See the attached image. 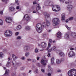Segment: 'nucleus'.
Here are the masks:
<instances>
[{
	"mask_svg": "<svg viewBox=\"0 0 76 76\" xmlns=\"http://www.w3.org/2000/svg\"><path fill=\"white\" fill-rule=\"evenodd\" d=\"M30 50V47L28 45L25 46L23 48V51L26 52Z\"/></svg>",
	"mask_w": 76,
	"mask_h": 76,
	"instance_id": "nucleus-7",
	"label": "nucleus"
},
{
	"mask_svg": "<svg viewBox=\"0 0 76 76\" xmlns=\"http://www.w3.org/2000/svg\"><path fill=\"white\" fill-rule=\"evenodd\" d=\"M61 20L62 22H64L65 20V14H62Z\"/></svg>",
	"mask_w": 76,
	"mask_h": 76,
	"instance_id": "nucleus-15",
	"label": "nucleus"
},
{
	"mask_svg": "<svg viewBox=\"0 0 76 76\" xmlns=\"http://www.w3.org/2000/svg\"><path fill=\"white\" fill-rule=\"evenodd\" d=\"M34 72L36 73H38V69H36Z\"/></svg>",
	"mask_w": 76,
	"mask_h": 76,
	"instance_id": "nucleus-43",
	"label": "nucleus"
},
{
	"mask_svg": "<svg viewBox=\"0 0 76 76\" xmlns=\"http://www.w3.org/2000/svg\"><path fill=\"white\" fill-rule=\"evenodd\" d=\"M48 70L49 71H50L51 73H53V69H52V68H50V65H48Z\"/></svg>",
	"mask_w": 76,
	"mask_h": 76,
	"instance_id": "nucleus-20",
	"label": "nucleus"
},
{
	"mask_svg": "<svg viewBox=\"0 0 76 76\" xmlns=\"http://www.w3.org/2000/svg\"><path fill=\"white\" fill-rule=\"evenodd\" d=\"M38 33H41L42 30V25L40 23L37 24L35 27Z\"/></svg>",
	"mask_w": 76,
	"mask_h": 76,
	"instance_id": "nucleus-1",
	"label": "nucleus"
},
{
	"mask_svg": "<svg viewBox=\"0 0 76 76\" xmlns=\"http://www.w3.org/2000/svg\"><path fill=\"white\" fill-rule=\"evenodd\" d=\"M52 9L54 12H58L60 10V8L59 6L55 5L52 6Z\"/></svg>",
	"mask_w": 76,
	"mask_h": 76,
	"instance_id": "nucleus-4",
	"label": "nucleus"
},
{
	"mask_svg": "<svg viewBox=\"0 0 76 76\" xmlns=\"http://www.w3.org/2000/svg\"><path fill=\"white\" fill-rule=\"evenodd\" d=\"M3 2H5V3H7L8 1H9V0H1Z\"/></svg>",
	"mask_w": 76,
	"mask_h": 76,
	"instance_id": "nucleus-31",
	"label": "nucleus"
},
{
	"mask_svg": "<svg viewBox=\"0 0 76 76\" xmlns=\"http://www.w3.org/2000/svg\"><path fill=\"white\" fill-rule=\"evenodd\" d=\"M21 59L22 60H25V57H22L21 58Z\"/></svg>",
	"mask_w": 76,
	"mask_h": 76,
	"instance_id": "nucleus-37",
	"label": "nucleus"
},
{
	"mask_svg": "<svg viewBox=\"0 0 76 76\" xmlns=\"http://www.w3.org/2000/svg\"><path fill=\"white\" fill-rule=\"evenodd\" d=\"M23 19L24 20L25 19L27 21H28L30 19V17L28 16V15H26L24 16Z\"/></svg>",
	"mask_w": 76,
	"mask_h": 76,
	"instance_id": "nucleus-11",
	"label": "nucleus"
},
{
	"mask_svg": "<svg viewBox=\"0 0 76 76\" xmlns=\"http://www.w3.org/2000/svg\"><path fill=\"white\" fill-rule=\"evenodd\" d=\"M68 74L69 76H76V70L75 69L70 70L68 71Z\"/></svg>",
	"mask_w": 76,
	"mask_h": 76,
	"instance_id": "nucleus-2",
	"label": "nucleus"
},
{
	"mask_svg": "<svg viewBox=\"0 0 76 76\" xmlns=\"http://www.w3.org/2000/svg\"><path fill=\"white\" fill-rule=\"evenodd\" d=\"M54 61H51V64H54Z\"/></svg>",
	"mask_w": 76,
	"mask_h": 76,
	"instance_id": "nucleus-47",
	"label": "nucleus"
},
{
	"mask_svg": "<svg viewBox=\"0 0 76 76\" xmlns=\"http://www.w3.org/2000/svg\"><path fill=\"white\" fill-rule=\"evenodd\" d=\"M39 56H38L37 57V60H39Z\"/></svg>",
	"mask_w": 76,
	"mask_h": 76,
	"instance_id": "nucleus-51",
	"label": "nucleus"
},
{
	"mask_svg": "<svg viewBox=\"0 0 76 76\" xmlns=\"http://www.w3.org/2000/svg\"><path fill=\"white\" fill-rule=\"evenodd\" d=\"M56 63L58 64H59L61 63V61H60L59 59H57L56 60Z\"/></svg>",
	"mask_w": 76,
	"mask_h": 76,
	"instance_id": "nucleus-26",
	"label": "nucleus"
},
{
	"mask_svg": "<svg viewBox=\"0 0 76 76\" xmlns=\"http://www.w3.org/2000/svg\"><path fill=\"white\" fill-rule=\"evenodd\" d=\"M3 11H0V14H1V15H3Z\"/></svg>",
	"mask_w": 76,
	"mask_h": 76,
	"instance_id": "nucleus-44",
	"label": "nucleus"
},
{
	"mask_svg": "<svg viewBox=\"0 0 76 76\" xmlns=\"http://www.w3.org/2000/svg\"><path fill=\"white\" fill-rule=\"evenodd\" d=\"M57 37L58 38H61V33L60 32H59L57 34Z\"/></svg>",
	"mask_w": 76,
	"mask_h": 76,
	"instance_id": "nucleus-18",
	"label": "nucleus"
},
{
	"mask_svg": "<svg viewBox=\"0 0 76 76\" xmlns=\"http://www.w3.org/2000/svg\"><path fill=\"white\" fill-rule=\"evenodd\" d=\"M61 61H64V59H62L61 60Z\"/></svg>",
	"mask_w": 76,
	"mask_h": 76,
	"instance_id": "nucleus-60",
	"label": "nucleus"
},
{
	"mask_svg": "<svg viewBox=\"0 0 76 76\" xmlns=\"http://www.w3.org/2000/svg\"><path fill=\"white\" fill-rule=\"evenodd\" d=\"M21 70H23L24 69V67H22L21 68Z\"/></svg>",
	"mask_w": 76,
	"mask_h": 76,
	"instance_id": "nucleus-64",
	"label": "nucleus"
},
{
	"mask_svg": "<svg viewBox=\"0 0 76 76\" xmlns=\"http://www.w3.org/2000/svg\"><path fill=\"white\" fill-rule=\"evenodd\" d=\"M64 38L65 39H69V35L66 34L64 36Z\"/></svg>",
	"mask_w": 76,
	"mask_h": 76,
	"instance_id": "nucleus-24",
	"label": "nucleus"
},
{
	"mask_svg": "<svg viewBox=\"0 0 76 76\" xmlns=\"http://www.w3.org/2000/svg\"><path fill=\"white\" fill-rule=\"evenodd\" d=\"M48 76H51V74L50 73H49L48 74Z\"/></svg>",
	"mask_w": 76,
	"mask_h": 76,
	"instance_id": "nucleus-49",
	"label": "nucleus"
},
{
	"mask_svg": "<svg viewBox=\"0 0 76 76\" xmlns=\"http://www.w3.org/2000/svg\"><path fill=\"white\" fill-rule=\"evenodd\" d=\"M65 4H69V2H67V1L65 2Z\"/></svg>",
	"mask_w": 76,
	"mask_h": 76,
	"instance_id": "nucleus-62",
	"label": "nucleus"
},
{
	"mask_svg": "<svg viewBox=\"0 0 76 76\" xmlns=\"http://www.w3.org/2000/svg\"><path fill=\"white\" fill-rule=\"evenodd\" d=\"M49 1H47L45 3V4H49Z\"/></svg>",
	"mask_w": 76,
	"mask_h": 76,
	"instance_id": "nucleus-48",
	"label": "nucleus"
},
{
	"mask_svg": "<svg viewBox=\"0 0 76 76\" xmlns=\"http://www.w3.org/2000/svg\"><path fill=\"white\" fill-rule=\"evenodd\" d=\"M52 51H56V48L55 47H53L51 48Z\"/></svg>",
	"mask_w": 76,
	"mask_h": 76,
	"instance_id": "nucleus-32",
	"label": "nucleus"
},
{
	"mask_svg": "<svg viewBox=\"0 0 76 76\" xmlns=\"http://www.w3.org/2000/svg\"><path fill=\"white\" fill-rule=\"evenodd\" d=\"M12 31L9 30H7L5 31L4 35L6 37H8L12 35Z\"/></svg>",
	"mask_w": 76,
	"mask_h": 76,
	"instance_id": "nucleus-5",
	"label": "nucleus"
},
{
	"mask_svg": "<svg viewBox=\"0 0 76 76\" xmlns=\"http://www.w3.org/2000/svg\"><path fill=\"white\" fill-rule=\"evenodd\" d=\"M35 53H38V49H37V48H36L35 50Z\"/></svg>",
	"mask_w": 76,
	"mask_h": 76,
	"instance_id": "nucleus-34",
	"label": "nucleus"
},
{
	"mask_svg": "<svg viewBox=\"0 0 76 76\" xmlns=\"http://www.w3.org/2000/svg\"><path fill=\"white\" fill-rule=\"evenodd\" d=\"M8 62L7 64V67H8V66H9V64H10V61H11V59H10V58L9 57L8 59Z\"/></svg>",
	"mask_w": 76,
	"mask_h": 76,
	"instance_id": "nucleus-16",
	"label": "nucleus"
},
{
	"mask_svg": "<svg viewBox=\"0 0 76 76\" xmlns=\"http://www.w3.org/2000/svg\"><path fill=\"white\" fill-rule=\"evenodd\" d=\"M65 26L66 28H67L68 30H70V28L68 27V26H67V25H66Z\"/></svg>",
	"mask_w": 76,
	"mask_h": 76,
	"instance_id": "nucleus-35",
	"label": "nucleus"
},
{
	"mask_svg": "<svg viewBox=\"0 0 76 76\" xmlns=\"http://www.w3.org/2000/svg\"><path fill=\"white\" fill-rule=\"evenodd\" d=\"M75 56V53L73 51H71L69 53V57H72Z\"/></svg>",
	"mask_w": 76,
	"mask_h": 76,
	"instance_id": "nucleus-12",
	"label": "nucleus"
},
{
	"mask_svg": "<svg viewBox=\"0 0 76 76\" xmlns=\"http://www.w3.org/2000/svg\"><path fill=\"white\" fill-rule=\"evenodd\" d=\"M44 15L45 16H47V18H49L50 17V15L49 14L46 12H44Z\"/></svg>",
	"mask_w": 76,
	"mask_h": 76,
	"instance_id": "nucleus-23",
	"label": "nucleus"
},
{
	"mask_svg": "<svg viewBox=\"0 0 76 76\" xmlns=\"http://www.w3.org/2000/svg\"><path fill=\"white\" fill-rule=\"evenodd\" d=\"M0 23H1V25H3V21L1 20H0Z\"/></svg>",
	"mask_w": 76,
	"mask_h": 76,
	"instance_id": "nucleus-40",
	"label": "nucleus"
},
{
	"mask_svg": "<svg viewBox=\"0 0 76 76\" xmlns=\"http://www.w3.org/2000/svg\"><path fill=\"white\" fill-rule=\"evenodd\" d=\"M18 34H19V32H17L15 33V35H18Z\"/></svg>",
	"mask_w": 76,
	"mask_h": 76,
	"instance_id": "nucleus-55",
	"label": "nucleus"
},
{
	"mask_svg": "<svg viewBox=\"0 0 76 76\" xmlns=\"http://www.w3.org/2000/svg\"><path fill=\"white\" fill-rule=\"evenodd\" d=\"M12 58L14 60H13L12 61V64H16V61H15V60H16V59H17V58H18V56L15 55L14 54H12Z\"/></svg>",
	"mask_w": 76,
	"mask_h": 76,
	"instance_id": "nucleus-8",
	"label": "nucleus"
},
{
	"mask_svg": "<svg viewBox=\"0 0 76 76\" xmlns=\"http://www.w3.org/2000/svg\"><path fill=\"white\" fill-rule=\"evenodd\" d=\"M59 55L61 57H62L63 56H64V54L63 52H61L59 53Z\"/></svg>",
	"mask_w": 76,
	"mask_h": 76,
	"instance_id": "nucleus-25",
	"label": "nucleus"
},
{
	"mask_svg": "<svg viewBox=\"0 0 76 76\" xmlns=\"http://www.w3.org/2000/svg\"><path fill=\"white\" fill-rule=\"evenodd\" d=\"M4 55L3 53L0 52V58H3V56Z\"/></svg>",
	"mask_w": 76,
	"mask_h": 76,
	"instance_id": "nucleus-30",
	"label": "nucleus"
},
{
	"mask_svg": "<svg viewBox=\"0 0 76 76\" xmlns=\"http://www.w3.org/2000/svg\"><path fill=\"white\" fill-rule=\"evenodd\" d=\"M53 4V2L52 1H50L49 2V4H46L45 5L48 6V5H49V6H52Z\"/></svg>",
	"mask_w": 76,
	"mask_h": 76,
	"instance_id": "nucleus-19",
	"label": "nucleus"
},
{
	"mask_svg": "<svg viewBox=\"0 0 76 76\" xmlns=\"http://www.w3.org/2000/svg\"><path fill=\"white\" fill-rule=\"evenodd\" d=\"M46 24H45V22H43L42 23V26L43 28L46 27V26H49L50 25V21L47 20H46Z\"/></svg>",
	"mask_w": 76,
	"mask_h": 76,
	"instance_id": "nucleus-6",
	"label": "nucleus"
},
{
	"mask_svg": "<svg viewBox=\"0 0 76 76\" xmlns=\"http://www.w3.org/2000/svg\"><path fill=\"white\" fill-rule=\"evenodd\" d=\"M28 61H31V59L30 58H28L27 59Z\"/></svg>",
	"mask_w": 76,
	"mask_h": 76,
	"instance_id": "nucleus-58",
	"label": "nucleus"
},
{
	"mask_svg": "<svg viewBox=\"0 0 76 76\" xmlns=\"http://www.w3.org/2000/svg\"><path fill=\"white\" fill-rule=\"evenodd\" d=\"M33 4H37V2H36V1H34L33 2Z\"/></svg>",
	"mask_w": 76,
	"mask_h": 76,
	"instance_id": "nucleus-53",
	"label": "nucleus"
},
{
	"mask_svg": "<svg viewBox=\"0 0 76 76\" xmlns=\"http://www.w3.org/2000/svg\"><path fill=\"white\" fill-rule=\"evenodd\" d=\"M29 54L30 53L29 52L26 53H25V56L26 57H28L29 55Z\"/></svg>",
	"mask_w": 76,
	"mask_h": 76,
	"instance_id": "nucleus-33",
	"label": "nucleus"
},
{
	"mask_svg": "<svg viewBox=\"0 0 76 76\" xmlns=\"http://www.w3.org/2000/svg\"><path fill=\"white\" fill-rule=\"evenodd\" d=\"M54 58L53 57L51 59V61H54Z\"/></svg>",
	"mask_w": 76,
	"mask_h": 76,
	"instance_id": "nucleus-41",
	"label": "nucleus"
},
{
	"mask_svg": "<svg viewBox=\"0 0 76 76\" xmlns=\"http://www.w3.org/2000/svg\"><path fill=\"white\" fill-rule=\"evenodd\" d=\"M41 9V7L39 6V4H38L37 5V7H36V10L38 11V10H40Z\"/></svg>",
	"mask_w": 76,
	"mask_h": 76,
	"instance_id": "nucleus-21",
	"label": "nucleus"
},
{
	"mask_svg": "<svg viewBox=\"0 0 76 76\" xmlns=\"http://www.w3.org/2000/svg\"><path fill=\"white\" fill-rule=\"evenodd\" d=\"M48 47H51V44L50 43H48Z\"/></svg>",
	"mask_w": 76,
	"mask_h": 76,
	"instance_id": "nucleus-45",
	"label": "nucleus"
},
{
	"mask_svg": "<svg viewBox=\"0 0 76 76\" xmlns=\"http://www.w3.org/2000/svg\"><path fill=\"white\" fill-rule=\"evenodd\" d=\"M5 21L6 22H7V23H10L11 22H12V19H11L10 17H7L6 18Z\"/></svg>",
	"mask_w": 76,
	"mask_h": 76,
	"instance_id": "nucleus-9",
	"label": "nucleus"
},
{
	"mask_svg": "<svg viewBox=\"0 0 76 76\" xmlns=\"http://www.w3.org/2000/svg\"><path fill=\"white\" fill-rule=\"evenodd\" d=\"M41 70L42 73H44L45 72V69H41Z\"/></svg>",
	"mask_w": 76,
	"mask_h": 76,
	"instance_id": "nucleus-38",
	"label": "nucleus"
},
{
	"mask_svg": "<svg viewBox=\"0 0 76 76\" xmlns=\"http://www.w3.org/2000/svg\"><path fill=\"white\" fill-rule=\"evenodd\" d=\"M67 8L68 10H72V8H73V6L71 5H68L67 6Z\"/></svg>",
	"mask_w": 76,
	"mask_h": 76,
	"instance_id": "nucleus-14",
	"label": "nucleus"
},
{
	"mask_svg": "<svg viewBox=\"0 0 76 76\" xmlns=\"http://www.w3.org/2000/svg\"><path fill=\"white\" fill-rule=\"evenodd\" d=\"M16 9H19V6H17Z\"/></svg>",
	"mask_w": 76,
	"mask_h": 76,
	"instance_id": "nucleus-57",
	"label": "nucleus"
},
{
	"mask_svg": "<svg viewBox=\"0 0 76 76\" xmlns=\"http://www.w3.org/2000/svg\"><path fill=\"white\" fill-rule=\"evenodd\" d=\"M21 28H22V26H21L18 25V26H17V27L16 28V29L18 30H19V29H21Z\"/></svg>",
	"mask_w": 76,
	"mask_h": 76,
	"instance_id": "nucleus-29",
	"label": "nucleus"
},
{
	"mask_svg": "<svg viewBox=\"0 0 76 76\" xmlns=\"http://www.w3.org/2000/svg\"><path fill=\"white\" fill-rule=\"evenodd\" d=\"M51 51H52V49H50L48 50V52L49 53H50V52H51Z\"/></svg>",
	"mask_w": 76,
	"mask_h": 76,
	"instance_id": "nucleus-50",
	"label": "nucleus"
},
{
	"mask_svg": "<svg viewBox=\"0 0 76 76\" xmlns=\"http://www.w3.org/2000/svg\"><path fill=\"white\" fill-rule=\"evenodd\" d=\"M9 70H6L5 71V75L6 76L8 75H9Z\"/></svg>",
	"mask_w": 76,
	"mask_h": 76,
	"instance_id": "nucleus-27",
	"label": "nucleus"
},
{
	"mask_svg": "<svg viewBox=\"0 0 76 76\" xmlns=\"http://www.w3.org/2000/svg\"><path fill=\"white\" fill-rule=\"evenodd\" d=\"M71 36L73 38H76V34L75 32H72L71 33Z\"/></svg>",
	"mask_w": 76,
	"mask_h": 76,
	"instance_id": "nucleus-17",
	"label": "nucleus"
},
{
	"mask_svg": "<svg viewBox=\"0 0 76 76\" xmlns=\"http://www.w3.org/2000/svg\"><path fill=\"white\" fill-rule=\"evenodd\" d=\"M32 61H33V62H35L36 61V60H35V59H32Z\"/></svg>",
	"mask_w": 76,
	"mask_h": 76,
	"instance_id": "nucleus-54",
	"label": "nucleus"
},
{
	"mask_svg": "<svg viewBox=\"0 0 76 76\" xmlns=\"http://www.w3.org/2000/svg\"><path fill=\"white\" fill-rule=\"evenodd\" d=\"M49 41L50 43H51L53 42V40L51 39H50L49 40Z\"/></svg>",
	"mask_w": 76,
	"mask_h": 76,
	"instance_id": "nucleus-46",
	"label": "nucleus"
},
{
	"mask_svg": "<svg viewBox=\"0 0 76 76\" xmlns=\"http://www.w3.org/2000/svg\"><path fill=\"white\" fill-rule=\"evenodd\" d=\"M26 29L27 31L30 30V29H31V27H30L29 26H27L26 27Z\"/></svg>",
	"mask_w": 76,
	"mask_h": 76,
	"instance_id": "nucleus-28",
	"label": "nucleus"
},
{
	"mask_svg": "<svg viewBox=\"0 0 76 76\" xmlns=\"http://www.w3.org/2000/svg\"><path fill=\"white\" fill-rule=\"evenodd\" d=\"M73 17H71L69 18V20H73Z\"/></svg>",
	"mask_w": 76,
	"mask_h": 76,
	"instance_id": "nucleus-42",
	"label": "nucleus"
},
{
	"mask_svg": "<svg viewBox=\"0 0 76 76\" xmlns=\"http://www.w3.org/2000/svg\"><path fill=\"white\" fill-rule=\"evenodd\" d=\"M61 72V70L60 69H58L57 71V72L58 73Z\"/></svg>",
	"mask_w": 76,
	"mask_h": 76,
	"instance_id": "nucleus-52",
	"label": "nucleus"
},
{
	"mask_svg": "<svg viewBox=\"0 0 76 76\" xmlns=\"http://www.w3.org/2000/svg\"><path fill=\"white\" fill-rule=\"evenodd\" d=\"M41 46L42 48H45L47 46V43L45 42H42L41 43Z\"/></svg>",
	"mask_w": 76,
	"mask_h": 76,
	"instance_id": "nucleus-13",
	"label": "nucleus"
},
{
	"mask_svg": "<svg viewBox=\"0 0 76 76\" xmlns=\"http://www.w3.org/2000/svg\"><path fill=\"white\" fill-rule=\"evenodd\" d=\"M71 50H74L75 49L74 48H70Z\"/></svg>",
	"mask_w": 76,
	"mask_h": 76,
	"instance_id": "nucleus-56",
	"label": "nucleus"
},
{
	"mask_svg": "<svg viewBox=\"0 0 76 76\" xmlns=\"http://www.w3.org/2000/svg\"><path fill=\"white\" fill-rule=\"evenodd\" d=\"M48 60H45L44 59H42L41 60V63L42 64L43 66H45L46 65L47 63Z\"/></svg>",
	"mask_w": 76,
	"mask_h": 76,
	"instance_id": "nucleus-10",
	"label": "nucleus"
},
{
	"mask_svg": "<svg viewBox=\"0 0 76 76\" xmlns=\"http://www.w3.org/2000/svg\"><path fill=\"white\" fill-rule=\"evenodd\" d=\"M53 25L56 26L57 25H58L60 23L59 19L58 18H54L53 19Z\"/></svg>",
	"mask_w": 76,
	"mask_h": 76,
	"instance_id": "nucleus-3",
	"label": "nucleus"
},
{
	"mask_svg": "<svg viewBox=\"0 0 76 76\" xmlns=\"http://www.w3.org/2000/svg\"><path fill=\"white\" fill-rule=\"evenodd\" d=\"M9 9L10 11H14L15 10V8H14V7H10Z\"/></svg>",
	"mask_w": 76,
	"mask_h": 76,
	"instance_id": "nucleus-22",
	"label": "nucleus"
},
{
	"mask_svg": "<svg viewBox=\"0 0 76 76\" xmlns=\"http://www.w3.org/2000/svg\"><path fill=\"white\" fill-rule=\"evenodd\" d=\"M31 71H31V70H29V72H28V73H31V72H32Z\"/></svg>",
	"mask_w": 76,
	"mask_h": 76,
	"instance_id": "nucleus-63",
	"label": "nucleus"
},
{
	"mask_svg": "<svg viewBox=\"0 0 76 76\" xmlns=\"http://www.w3.org/2000/svg\"><path fill=\"white\" fill-rule=\"evenodd\" d=\"M12 76H16V74L15 73V74H13L12 75Z\"/></svg>",
	"mask_w": 76,
	"mask_h": 76,
	"instance_id": "nucleus-59",
	"label": "nucleus"
},
{
	"mask_svg": "<svg viewBox=\"0 0 76 76\" xmlns=\"http://www.w3.org/2000/svg\"><path fill=\"white\" fill-rule=\"evenodd\" d=\"M60 1V2H61V3H64V1H65V0H59Z\"/></svg>",
	"mask_w": 76,
	"mask_h": 76,
	"instance_id": "nucleus-39",
	"label": "nucleus"
},
{
	"mask_svg": "<svg viewBox=\"0 0 76 76\" xmlns=\"http://www.w3.org/2000/svg\"><path fill=\"white\" fill-rule=\"evenodd\" d=\"M50 53H49L48 55V57H50Z\"/></svg>",
	"mask_w": 76,
	"mask_h": 76,
	"instance_id": "nucleus-61",
	"label": "nucleus"
},
{
	"mask_svg": "<svg viewBox=\"0 0 76 76\" xmlns=\"http://www.w3.org/2000/svg\"><path fill=\"white\" fill-rule=\"evenodd\" d=\"M21 37L20 36H18L17 38V39H21Z\"/></svg>",
	"mask_w": 76,
	"mask_h": 76,
	"instance_id": "nucleus-36",
	"label": "nucleus"
}]
</instances>
